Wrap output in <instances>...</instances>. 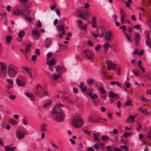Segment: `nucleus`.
Returning a JSON list of instances; mask_svg holds the SVG:
<instances>
[{
  "label": "nucleus",
  "instance_id": "1",
  "mask_svg": "<svg viewBox=\"0 0 151 151\" xmlns=\"http://www.w3.org/2000/svg\"><path fill=\"white\" fill-rule=\"evenodd\" d=\"M14 65L12 64H9L8 66L7 73L9 77H14L17 74V72L14 69Z\"/></svg>",
  "mask_w": 151,
  "mask_h": 151
},
{
  "label": "nucleus",
  "instance_id": "2",
  "mask_svg": "<svg viewBox=\"0 0 151 151\" xmlns=\"http://www.w3.org/2000/svg\"><path fill=\"white\" fill-rule=\"evenodd\" d=\"M72 123H74V126L77 128L81 127L83 124V119L80 116H78L74 118Z\"/></svg>",
  "mask_w": 151,
  "mask_h": 151
},
{
  "label": "nucleus",
  "instance_id": "3",
  "mask_svg": "<svg viewBox=\"0 0 151 151\" xmlns=\"http://www.w3.org/2000/svg\"><path fill=\"white\" fill-rule=\"evenodd\" d=\"M107 66V69L109 70H115L116 65L110 60H106V61Z\"/></svg>",
  "mask_w": 151,
  "mask_h": 151
},
{
  "label": "nucleus",
  "instance_id": "4",
  "mask_svg": "<svg viewBox=\"0 0 151 151\" xmlns=\"http://www.w3.org/2000/svg\"><path fill=\"white\" fill-rule=\"evenodd\" d=\"M91 14V12L87 11L84 12L83 14L82 13H80L79 15H77V17H79L82 19L86 20L88 19V18L90 16Z\"/></svg>",
  "mask_w": 151,
  "mask_h": 151
},
{
  "label": "nucleus",
  "instance_id": "5",
  "mask_svg": "<svg viewBox=\"0 0 151 151\" xmlns=\"http://www.w3.org/2000/svg\"><path fill=\"white\" fill-rule=\"evenodd\" d=\"M84 52L88 59L92 60L94 58V54L92 51L89 50H85L84 51Z\"/></svg>",
  "mask_w": 151,
  "mask_h": 151
},
{
  "label": "nucleus",
  "instance_id": "6",
  "mask_svg": "<svg viewBox=\"0 0 151 151\" xmlns=\"http://www.w3.org/2000/svg\"><path fill=\"white\" fill-rule=\"evenodd\" d=\"M112 36V35L111 31H107L105 34L104 39L107 42L110 41Z\"/></svg>",
  "mask_w": 151,
  "mask_h": 151
},
{
  "label": "nucleus",
  "instance_id": "7",
  "mask_svg": "<svg viewBox=\"0 0 151 151\" xmlns=\"http://www.w3.org/2000/svg\"><path fill=\"white\" fill-rule=\"evenodd\" d=\"M55 113H57L58 114H63V112L60 108L59 107V106H55L52 111V114H54Z\"/></svg>",
  "mask_w": 151,
  "mask_h": 151
},
{
  "label": "nucleus",
  "instance_id": "8",
  "mask_svg": "<svg viewBox=\"0 0 151 151\" xmlns=\"http://www.w3.org/2000/svg\"><path fill=\"white\" fill-rule=\"evenodd\" d=\"M88 120L90 123H97L99 122V121L98 119H96L94 116H88Z\"/></svg>",
  "mask_w": 151,
  "mask_h": 151
},
{
  "label": "nucleus",
  "instance_id": "9",
  "mask_svg": "<svg viewBox=\"0 0 151 151\" xmlns=\"http://www.w3.org/2000/svg\"><path fill=\"white\" fill-rule=\"evenodd\" d=\"M134 37L135 45H137L139 43V40L140 38V35L139 33L135 32L134 33Z\"/></svg>",
  "mask_w": 151,
  "mask_h": 151
},
{
  "label": "nucleus",
  "instance_id": "10",
  "mask_svg": "<svg viewBox=\"0 0 151 151\" xmlns=\"http://www.w3.org/2000/svg\"><path fill=\"white\" fill-rule=\"evenodd\" d=\"M64 119L63 114H58L55 119L57 122H60L63 121Z\"/></svg>",
  "mask_w": 151,
  "mask_h": 151
},
{
  "label": "nucleus",
  "instance_id": "11",
  "mask_svg": "<svg viewBox=\"0 0 151 151\" xmlns=\"http://www.w3.org/2000/svg\"><path fill=\"white\" fill-rule=\"evenodd\" d=\"M16 135L17 138L18 139H23L25 136V134L19 131H18L16 132Z\"/></svg>",
  "mask_w": 151,
  "mask_h": 151
},
{
  "label": "nucleus",
  "instance_id": "12",
  "mask_svg": "<svg viewBox=\"0 0 151 151\" xmlns=\"http://www.w3.org/2000/svg\"><path fill=\"white\" fill-rule=\"evenodd\" d=\"M32 35L34 36L33 38L35 40H37L39 37V32L34 30H32Z\"/></svg>",
  "mask_w": 151,
  "mask_h": 151
},
{
  "label": "nucleus",
  "instance_id": "13",
  "mask_svg": "<svg viewBox=\"0 0 151 151\" xmlns=\"http://www.w3.org/2000/svg\"><path fill=\"white\" fill-rule=\"evenodd\" d=\"M16 83L18 86H24L25 85L24 81L22 80H19L17 78L16 80Z\"/></svg>",
  "mask_w": 151,
  "mask_h": 151
},
{
  "label": "nucleus",
  "instance_id": "14",
  "mask_svg": "<svg viewBox=\"0 0 151 151\" xmlns=\"http://www.w3.org/2000/svg\"><path fill=\"white\" fill-rule=\"evenodd\" d=\"M110 47H111V46L109 42H106L103 45L104 52H106L108 50V48Z\"/></svg>",
  "mask_w": 151,
  "mask_h": 151
},
{
  "label": "nucleus",
  "instance_id": "15",
  "mask_svg": "<svg viewBox=\"0 0 151 151\" xmlns=\"http://www.w3.org/2000/svg\"><path fill=\"white\" fill-rule=\"evenodd\" d=\"M109 96L110 98H117L119 97V95L118 94L114 93L111 91L109 92Z\"/></svg>",
  "mask_w": 151,
  "mask_h": 151
},
{
  "label": "nucleus",
  "instance_id": "16",
  "mask_svg": "<svg viewBox=\"0 0 151 151\" xmlns=\"http://www.w3.org/2000/svg\"><path fill=\"white\" fill-rule=\"evenodd\" d=\"M16 147H11L10 145H8L7 146L5 147V150L6 151H14Z\"/></svg>",
  "mask_w": 151,
  "mask_h": 151
},
{
  "label": "nucleus",
  "instance_id": "17",
  "mask_svg": "<svg viewBox=\"0 0 151 151\" xmlns=\"http://www.w3.org/2000/svg\"><path fill=\"white\" fill-rule=\"evenodd\" d=\"M135 116H130L129 117L127 118L126 122L128 123H130L132 121L133 122L134 121Z\"/></svg>",
  "mask_w": 151,
  "mask_h": 151
},
{
  "label": "nucleus",
  "instance_id": "18",
  "mask_svg": "<svg viewBox=\"0 0 151 151\" xmlns=\"http://www.w3.org/2000/svg\"><path fill=\"white\" fill-rule=\"evenodd\" d=\"M146 45L147 46H150L151 45V41L149 34L147 35V40L146 41Z\"/></svg>",
  "mask_w": 151,
  "mask_h": 151
},
{
  "label": "nucleus",
  "instance_id": "19",
  "mask_svg": "<svg viewBox=\"0 0 151 151\" xmlns=\"http://www.w3.org/2000/svg\"><path fill=\"white\" fill-rule=\"evenodd\" d=\"M64 98L65 99L67 100L71 104H73L74 103H76L78 101V98H77L76 100L74 101H73L72 100H70L69 99V98L68 96H64Z\"/></svg>",
  "mask_w": 151,
  "mask_h": 151
},
{
  "label": "nucleus",
  "instance_id": "20",
  "mask_svg": "<svg viewBox=\"0 0 151 151\" xmlns=\"http://www.w3.org/2000/svg\"><path fill=\"white\" fill-rule=\"evenodd\" d=\"M140 98L141 100L144 102H151V100H149L147 99L145 97L143 96L142 95L140 96Z\"/></svg>",
  "mask_w": 151,
  "mask_h": 151
},
{
  "label": "nucleus",
  "instance_id": "21",
  "mask_svg": "<svg viewBox=\"0 0 151 151\" xmlns=\"http://www.w3.org/2000/svg\"><path fill=\"white\" fill-rule=\"evenodd\" d=\"M124 11L122 9H120V14L121 15V23L123 24L124 22V17L123 14L124 13Z\"/></svg>",
  "mask_w": 151,
  "mask_h": 151
},
{
  "label": "nucleus",
  "instance_id": "22",
  "mask_svg": "<svg viewBox=\"0 0 151 151\" xmlns=\"http://www.w3.org/2000/svg\"><path fill=\"white\" fill-rule=\"evenodd\" d=\"M29 11L28 10H23L21 11V14H23L25 16L29 15Z\"/></svg>",
  "mask_w": 151,
  "mask_h": 151
},
{
  "label": "nucleus",
  "instance_id": "23",
  "mask_svg": "<svg viewBox=\"0 0 151 151\" xmlns=\"http://www.w3.org/2000/svg\"><path fill=\"white\" fill-rule=\"evenodd\" d=\"M9 122L13 125H16L17 124V122L13 119H9Z\"/></svg>",
  "mask_w": 151,
  "mask_h": 151
},
{
  "label": "nucleus",
  "instance_id": "24",
  "mask_svg": "<svg viewBox=\"0 0 151 151\" xmlns=\"http://www.w3.org/2000/svg\"><path fill=\"white\" fill-rule=\"evenodd\" d=\"M47 124H42L41 126V129L42 131L45 132L47 131L46 127Z\"/></svg>",
  "mask_w": 151,
  "mask_h": 151
},
{
  "label": "nucleus",
  "instance_id": "25",
  "mask_svg": "<svg viewBox=\"0 0 151 151\" xmlns=\"http://www.w3.org/2000/svg\"><path fill=\"white\" fill-rule=\"evenodd\" d=\"M0 65L1 66V70L6 69L7 65L4 63L0 61Z\"/></svg>",
  "mask_w": 151,
  "mask_h": 151
},
{
  "label": "nucleus",
  "instance_id": "26",
  "mask_svg": "<svg viewBox=\"0 0 151 151\" xmlns=\"http://www.w3.org/2000/svg\"><path fill=\"white\" fill-rule=\"evenodd\" d=\"M97 134L95 133H93V135L94 137V139L95 141H100V139L98 138V134H99L100 133L99 132H97Z\"/></svg>",
  "mask_w": 151,
  "mask_h": 151
},
{
  "label": "nucleus",
  "instance_id": "27",
  "mask_svg": "<svg viewBox=\"0 0 151 151\" xmlns=\"http://www.w3.org/2000/svg\"><path fill=\"white\" fill-rule=\"evenodd\" d=\"M55 64V59L53 58L51 60H50L48 62V65L50 66H51L52 65H54Z\"/></svg>",
  "mask_w": 151,
  "mask_h": 151
},
{
  "label": "nucleus",
  "instance_id": "28",
  "mask_svg": "<svg viewBox=\"0 0 151 151\" xmlns=\"http://www.w3.org/2000/svg\"><path fill=\"white\" fill-rule=\"evenodd\" d=\"M12 39V37L11 36H8L6 37V42L10 43Z\"/></svg>",
  "mask_w": 151,
  "mask_h": 151
},
{
  "label": "nucleus",
  "instance_id": "29",
  "mask_svg": "<svg viewBox=\"0 0 151 151\" xmlns=\"http://www.w3.org/2000/svg\"><path fill=\"white\" fill-rule=\"evenodd\" d=\"M25 33L23 31H20L19 33L18 36L20 38H22L25 35Z\"/></svg>",
  "mask_w": 151,
  "mask_h": 151
},
{
  "label": "nucleus",
  "instance_id": "30",
  "mask_svg": "<svg viewBox=\"0 0 151 151\" xmlns=\"http://www.w3.org/2000/svg\"><path fill=\"white\" fill-rule=\"evenodd\" d=\"M32 45L31 44H29L26 45L25 49V50L26 52L27 53L29 51V48Z\"/></svg>",
  "mask_w": 151,
  "mask_h": 151
},
{
  "label": "nucleus",
  "instance_id": "31",
  "mask_svg": "<svg viewBox=\"0 0 151 151\" xmlns=\"http://www.w3.org/2000/svg\"><path fill=\"white\" fill-rule=\"evenodd\" d=\"M101 34L100 35H99V37L101 38H102L104 36V35L105 33V29L104 28H103V27H102V28H101Z\"/></svg>",
  "mask_w": 151,
  "mask_h": 151
},
{
  "label": "nucleus",
  "instance_id": "32",
  "mask_svg": "<svg viewBox=\"0 0 151 151\" xmlns=\"http://www.w3.org/2000/svg\"><path fill=\"white\" fill-rule=\"evenodd\" d=\"M125 105L126 106H128L129 105L132 106L133 105L131 101L129 99H128L125 102Z\"/></svg>",
  "mask_w": 151,
  "mask_h": 151
},
{
  "label": "nucleus",
  "instance_id": "33",
  "mask_svg": "<svg viewBox=\"0 0 151 151\" xmlns=\"http://www.w3.org/2000/svg\"><path fill=\"white\" fill-rule=\"evenodd\" d=\"M35 95L39 96L40 97H42L44 96V95L41 94V93L38 91H36L35 93Z\"/></svg>",
  "mask_w": 151,
  "mask_h": 151
},
{
  "label": "nucleus",
  "instance_id": "34",
  "mask_svg": "<svg viewBox=\"0 0 151 151\" xmlns=\"http://www.w3.org/2000/svg\"><path fill=\"white\" fill-rule=\"evenodd\" d=\"M20 14V11L19 9H17L15 11L13 14L17 16H18Z\"/></svg>",
  "mask_w": 151,
  "mask_h": 151
},
{
  "label": "nucleus",
  "instance_id": "35",
  "mask_svg": "<svg viewBox=\"0 0 151 151\" xmlns=\"http://www.w3.org/2000/svg\"><path fill=\"white\" fill-rule=\"evenodd\" d=\"M59 46L60 47H61V49L62 50H67V48L66 46L65 45H59Z\"/></svg>",
  "mask_w": 151,
  "mask_h": 151
},
{
  "label": "nucleus",
  "instance_id": "36",
  "mask_svg": "<svg viewBox=\"0 0 151 151\" xmlns=\"http://www.w3.org/2000/svg\"><path fill=\"white\" fill-rule=\"evenodd\" d=\"M6 81L9 84L11 85H12L13 84V82L12 80L11 79H7L6 80Z\"/></svg>",
  "mask_w": 151,
  "mask_h": 151
},
{
  "label": "nucleus",
  "instance_id": "37",
  "mask_svg": "<svg viewBox=\"0 0 151 151\" xmlns=\"http://www.w3.org/2000/svg\"><path fill=\"white\" fill-rule=\"evenodd\" d=\"M101 139L103 141H105L106 140H108V138L106 136L103 135L102 136Z\"/></svg>",
  "mask_w": 151,
  "mask_h": 151
},
{
  "label": "nucleus",
  "instance_id": "38",
  "mask_svg": "<svg viewBox=\"0 0 151 151\" xmlns=\"http://www.w3.org/2000/svg\"><path fill=\"white\" fill-rule=\"evenodd\" d=\"M131 133L129 132H126L124 133V136L126 137L127 138L129 136L131 135Z\"/></svg>",
  "mask_w": 151,
  "mask_h": 151
},
{
  "label": "nucleus",
  "instance_id": "39",
  "mask_svg": "<svg viewBox=\"0 0 151 151\" xmlns=\"http://www.w3.org/2000/svg\"><path fill=\"white\" fill-rule=\"evenodd\" d=\"M142 113L145 114L146 115H147L149 114V112L146 109L142 110Z\"/></svg>",
  "mask_w": 151,
  "mask_h": 151
},
{
  "label": "nucleus",
  "instance_id": "40",
  "mask_svg": "<svg viewBox=\"0 0 151 151\" xmlns=\"http://www.w3.org/2000/svg\"><path fill=\"white\" fill-rule=\"evenodd\" d=\"M64 26L61 25L59 26L58 29L59 31H61L64 30Z\"/></svg>",
  "mask_w": 151,
  "mask_h": 151
},
{
  "label": "nucleus",
  "instance_id": "41",
  "mask_svg": "<svg viewBox=\"0 0 151 151\" xmlns=\"http://www.w3.org/2000/svg\"><path fill=\"white\" fill-rule=\"evenodd\" d=\"M23 68L26 71V72H23L24 73L25 75H27V74H29L30 71H29L27 67L24 68Z\"/></svg>",
  "mask_w": 151,
  "mask_h": 151
},
{
  "label": "nucleus",
  "instance_id": "42",
  "mask_svg": "<svg viewBox=\"0 0 151 151\" xmlns=\"http://www.w3.org/2000/svg\"><path fill=\"white\" fill-rule=\"evenodd\" d=\"M87 83L88 84L92 85L93 83V81L91 79H88L87 80Z\"/></svg>",
  "mask_w": 151,
  "mask_h": 151
},
{
  "label": "nucleus",
  "instance_id": "43",
  "mask_svg": "<svg viewBox=\"0 0 151 151\" xmlns=\"http://www.w3.org/2000/svg\"><path fill=\"white\" fill-rule=\"evenodd\" d=\"M23 122L24 125H26L27 124V119L26 117H24L23 119Z\"/></svg>",
  "mask_w": 151,
  "mask_h": 151
},
{
  "label": "nucleus",
  "instance_id": "44",
  "mask_svg": "<svg viewBox=\"0 0 151 151\" xmlns=\"http://www.w3.org/2000/svg\"><path fill=\"white\" fill-rule=\"evenodd\" d=\"M99 90L102 94H104L105 92V90L103 88H99Z\"/></svg>",
  "mask_w": 151,
  "mask_h": 151
},
{
  "label": "nucleus",
  "instance_id": "45",
  "mask_svg": "<svg viewBox=\"0 0 151 151\" xmlns=\"http://www.w3.org/2000/svg\"><path fill=\"white\" fill-rule=\"evenodd\" d=\"M59 77V76L56 74L53 75V78L54 80H56Z\"/></svg>",
  "mask_w": 151,
  "mask_h": 151
},
{
  "label": "nucleus",
  "instance_id": "46",
  "mask_svg": "<svg viewBox=\"0 0 151 151\" xmlns=\"http://www.w3.org/2000/svg\"><path fill=\"white\" fill-rule=\"evenodd\" d=\"M9 98L12 100H13L16 98V96L14 95H11L9 96Z\"/></svg>",
  "mask_w": 151,
  "mask_h": 151
},
{
  "label": "nucleus",
  "instance_id": "47",
  "mask_svg": "<svg viewBox=\"0 0 151 151\" xmlns=\"http://www.w3.org/2000/svg\"><path fill=\"white\" fill-rule=\"evenodd\" d=\"M37 56L36 55H34L32 56L31 59L32 61H34L36 60Z\"/></svg>",
  "mask_w": 151,
  "mask_h": 151
},
{
  "label": "nucleus",
  "instance_id": "48",
  "mask_svg": "<svg viewBox=\"0 0 151 151\" xmlns=\"http://www.w3.org/2000/svg\"><path fill=\"white\" fill-rule=\"evenodd\" d=\"M124 34L125 35L126 37L129 40V41L130 42H131V39L130 37L129 36H128L127 35V34L126 33L124 32Z\"/></svg>",
  "mask_w": 151,
  "mask_h": 151
},
{
  "label": "nucleus",
  "instance_id": "49",
  "mask_svg": "<svg viewBox=\"0 0 151 151\" xmlns=\"http://www.w3.org/2000/svg\"><path fill=\"white\" fill-rule=\"evenodd\" d=\"M86 24H85L84 26H80V27L81 29L83 30H85L86 29Z\"/></svg>",
  "mask_w": 151,
  "mask_h": 151
},
{
  "label": "nucleus",
  "instance_id": "50",
  "mask_svg": "<svg viewBox=\"0 0 151 151\" xmlns=\"http://www.w3.org/2000/svg\"><path fill=\"white\" fill-rule=\"evenodd\" d=\"M35 53L37 55H40V50L38 49H36L35 50Z\"/></svg>",
  "mask_w": 151,
  "mask_h": 151
},
{
  "label": "nucleus",
  "instance_id": "51",
  "mask_svg": "<svg viewBox=\"0 0 151 151\" xmlns=\"http://www.w3.org/2000/svg\"><path fill=\"white\" fill-rule=\"evenodd\" d=\"M88 45L91 46H93V42L91 40H89L88 41Z\"/></svg>",
  "mask_w": 151,
  "mask_h": 151
},
{
  "label": "nucleus",
  "instance_id": "52",
  "mask_svg": "<svg viewBox=\"0 0 151 151\" xmlns=\"http://www.w3.org/2000/svg\"><path fill=\"white\" fill-rule=\"evenodd\" d=\"M101 45H97L95 47V49L96 51H98L101 48Z\"/></svg>",
  "mask_w": 151,
  "mask_h": 151
},
{
  "label": "nucleus",
  "instance_id": "53",
  "mask_svg": "<svg viewBox=\"0 0 151 151\" xmlns=\"http://www.w3.org/2000/svg\"><path fill=\"white\" fill-rule=\"evenodd\" d=\"M94 146L95 149L96 150H98L99 148V145L98 144H95L94 145Z\"/></svg>",
  "mask_w": 151,
  "mask_h": 151
},
{
  "label": "nucleus",
  "instance_id": "54",
  "mask_svg": "<svg viewBox=\"0 0 151 151\" xmlns=\"http://www.w3.org/2000/svg\"><path fill=\"white\" fill-rule=\"evenodd\" d=\"M147 137L151 140V130H150L148 133Z\"/></svg>",
  "mask_w": 151,
  "mask_h": 151
},
{
  "label": "nucleus",
  "instance_id": "55",
  "mask_svg": "<svg viewBox=\"0 0 151 151\" xmlns=\"http://www.w3.org/2000/svg\"><path fill=\"white\" fill-rule=\"evenodd\" d=\"M55 68L56 70V71L58 72H59L60 71V69H61V68L59 66H55Z\"/></svg>",
  "mask_w": 151,
  "mask_h": 151
},
{
  "label": "nucleus",
  "instance_id": "56",
  "mask_svg": "<svg viewBox=\"0 0 151 151\" xmlns=\"http://www.w3.org/2000/svg\"><path fill=\"white\" fill-rule=\"evenodd\" d=\"M92 22L93 24H95L96 23V19L95 17H93L92 18Z\"/></svg>",
  "mask_w": 151,
  "mask_h": 151
},
{
  "label": "nucleus",
  "instance_id": "57",
  "mask_svg": "<svg viewBox=\"0 0 151 151\" xmlns=\"http://www.w3.org/2000/svg\"><path fill=\"white\" fill-rule=\"evenodd\" d=\"M29 97V98L30 99V100L32 101H33L35 100V98L34 97V95L32 94V93H31V95Z\"/></svg>",
  "mask_w": 151,
  "mask_h": 151
},
{
  "label": "nucleus",
  "instance_id": "58",
  "mask_svg": "<svg viewBox=\"0 0 151 151\" xmlns=\"http://www.w3.org/2000/svg\"><path fill=\"white\" fill-rule=\"evenodd\" d=\"M73 93L76 94L78 92V89L76 87H74L73 89Z\"/></svg>",
  "mask_w": 151,
  "mask_h": 151
},
{
  "label": "nucleus",
  "instance_id": "59",
  "mask_svg": "<svg viewBox=\"0 0 151 151\" xmlns=\"http://www.w3.org/2000/svg\"><path fill=\"white\" fill-rule=\"evenodd\" d=\"M24 94L27 97H31L30 96L31 95V93H29L27 92H26L24 93Z\"/></svg>",
  "mask_w": 151,
  "mask_h": 151
},
{
  "label": "nucleus",
  "instance_id": "60",
  "mask_svg": "<svg viewBox=\"0 0 151 151\" xmlns=\"http://www.w3.org/2000/svg\"><path fill=\"white\" fill-rule=\"evenodd\" d=\"M130 3V2H129L128 1V2H125V5H126V6H127V7H129L130 6V3Z\"/></svg>",
  "mask_w": 151,
  "mask_h": 151
},
{
  "label": "nucleus",
  "instance_id": "61",
  "mask_svg": "<svg viewBox=\"0 0 151 151\" xmlns=\"http://www.w3.org/2000/svg\"><path fill=\"white\" fill-rule=\"evenodd\" d=\"M113 19H114V21H116L117 16L116 15H113L112 16Z\"/></svg>",
  "mask_w": 151,
  "mask_h": 151
},
{
  "label": "nucleus",
  "instance_id": "62",
  "mask_svg": "<svg viewBox=\"0 0 151 151\" xmlns=\"http://www.w3.org/2000/svg\"><path fill=\"white\" fill-rule=\"evenodd\" d=\"M134 27L137 29H139L140 28V26L139 25H136L134 26Z\"/></svg>",
  "mask_w": 151,
  "mask_h": 151
},
{
  "label": "nucleus",
  "instance_id": "63",
  "mask_svg": "<svg viewBox=\"0 0 151 151\" xmlns=\"http://www.w3.org/2000/svg\"><path fill=\"white\" fill-rule=\"evenodd\" d=\"M142 129V126L139 125L138 127L136 128V129L138 131H139Z\"/></svg>",
  "mask_w": 151,
  "mask_h": 151
},
{
  "label": "nucleus",
  "instance_id": "64",
  "mask_svg": "<svg viewBox=\"0 0 151 151\" xmlns=\"http://www.w3.org/2000/svg\"><path fill=\"white\" fill-rule=\"evenodd\" d=\"M98 97L97 95L96 94H94L93 96H92V98L93 99H96Z\"/></svg>",
  "mask_w": 151,
  "mask_h": 151
}]
</instances>
